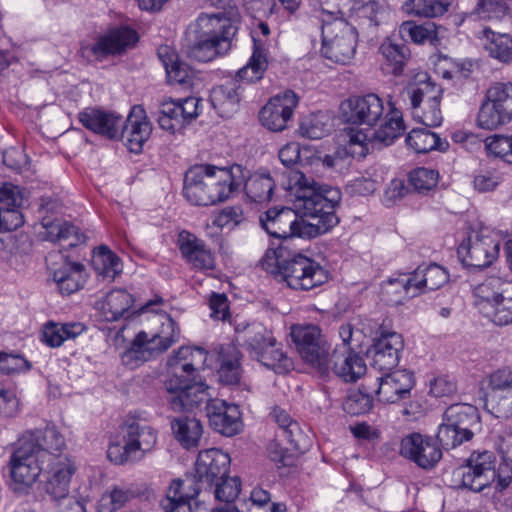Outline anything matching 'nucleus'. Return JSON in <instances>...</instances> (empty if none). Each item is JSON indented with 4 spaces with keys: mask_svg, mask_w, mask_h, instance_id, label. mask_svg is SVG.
<instances>
[{
    "mask_svg": "<svg viewBox=\"0 0 512 512\" xmlns=\"http://www.w3.org/2000/svg\"><path fill=\"white\" fill-rule=\"evenodd\" d=\"M487 393H509L512 392V369L504 367L487 376Z\"/></svg>",
    "mask_w": 512,
    "mask_h": 512,
    "instance_id": "680f3d73",
    "label": "nucleus"
},
{
    "mask_svg": "<svg viewBox=\"0 0 512 512\" xmlns=\"http://www.w3.org/2000/svg\"><path fill=\"white\" fill-rule=\"evenodd\" d=\"M241 353L235 345H223L218 355V375L225 385H238L241 380Z\"/></svg>",
    "mask_w": 512,
    "mask_h": 512,
    "instance_id": "f704fd0d",
    "label": "nucleus"
},
{
    "mask_svg": "<svg viewBox=\"0 0 512 512\" xmlns=\"http://www.w3.org/2000/svg\"><path fill=\"white\" fill-rule=\"evenodd\" d=\"M500 239L487 229L470 234L457 249V255L466 267L483 269L490 266L499 255Z\"/></svg>",
    "mask_w": 512,
    "mask_h": 512,
    "instance_id": "9b49d317",
    "label": "nucleus"
},
{
    "mask_svg": "<svg viewBox=\"0 0 512 512\" xmlns=\"http://www.w3.org/2000/svg\"><path fill=\"white\" fill-rule=\"evenodd\" d=\"M508 13V6L504 0H478L476 7L471 12L480 19H502Z\"/></svg>",
    "mask_w": 512,
    "mask_h": 512,
    "instance_id": "13d9d810",
    "label": "nucleus"
},
{
    "mask_svg": "<svg viewBox=\"0 0 512 512\" xmlns=\"http://www.w3.org/2000/svg\"><path fill=\"white\" fill-rule=\"evenodd\" d=\"M299 98L292 90L272 97L259 113L260 121L267 129L280 132L287 128Z\"/></svg>",
    "mask_w": 512,
    "mask_h": 512,
    "instance_id": "5701e85b",
    "label": "nucleus"
},
{
    "mask_svg": "<svg viewBox=\"0 0 512 512\" xmlns=\"http://www.w3.org/2000/svg\"><path fill=\"white\" fill-rule=\"evenodd\" d=\"M271 417L280 428L279 437L284 438L296 451L305 449V436L297 421L293 420L289 413L284 409L276 406L271 412Z\"/></svg>",
    "mask_w": 512,
    "mask_h": 512,
    "instance_id": "58836bf2",
    "label": "nucleus"
},
{
    "mask_svg": "<svg viewBox=\"0 0 512 512\" xmlns=\"http://www.w3.org/2000/svg\"><path fill=\"white\" fill-rule=\"evenodd\" d=\"M322 118L319 114H311L302 119L299 125V134L308 139L323 138L329 129Z\"/></svg>",
    "mask_w": 512,
    "mask_h": 512,
    "instance_id": "0e129e2a",
    "label": "nucleus"
},
{
    "mask_svg": "<svg viewBox=\"0 0 512 512\" xmlns=\"http://www.w3.org/2000/svg\"><path fill=\"white\" fill-rule=\"evenodd\" d=\"M485 406L490 408L491 413L497 418L508 419L512 417V392L509 393H486Z\"/></svg>",
    "mask_w": 512,
    "mask_h": 512,
    "instance_id": "bf43d9fd",
    "label": "nucleus"
},
{
    "mask_svg": "<svg viewBox=\"0 0 512 512\" xmlns=\"http://www.w3.org/2000/svg\"><path fill=\"white\" fill-rule=\"evenodd\" d=\"M454 475L460 480L461 488L473 492H481L492 485L487 474L479 471L468 459L454 471Z\"/></svg>",
    "mask_w": 512,
    "mask_h": 512,
    "instance_id": "de8ad7c7",
    "label": "nucleus"
},
{
    "mask_svg": "<svg viewBox=\"0 0 512 512\" xmlns=\"http://www.w3.org/2000/svg\"><path fill=\"white\" fill-rule=\"evenodd\" d=\"M33 447V453L37 454L43 463L56 462L62 459H71L62 452L66 449L64 436L55 426H46L43 430L31 433L29 440L23 442Z\"/></svg>",
    "mask_w": 512,
    "mask_h": 512,
    "instance_id": "393cba45",
    "label": "nucleus"
},
{
    "mask_svg": "<svg viewBox=\"0 0 512 512\" xmlns=\"http://www.w3.org/2000/svg\"><path fill=\"white\" fill-rule=\"evenodd\" d=\"M372 386L380 402L394 404L410 397L415 386V377L406 369L383 372Z\"/></svg>",
    "mask_w": 512,
    "mask_h": 512,
    "instance_id": "aec40b11",
    "label": "nucleus"
},
{
    "mask_svg": "<svg viewBox=\"0 0 512 512\" xmlns=\"http://www.w3.org/2000/svg\"><path fill=\"white\" fill-rule=\"evenodd\" d=\"M408 94L411 108H419L422 104L441 101L443 89L440 85L433 82L431 78H427L425 81H420L415 87L410 88Z\"/></svg>",
    "mask_w": 512,
    "mask_h": 512,
    "instance_id": "5fc2aeb1",
    "label": "nucleus"
},
{
    "mask_svg": "<svg viewBox=\"0 0 512 512\" xmlns=\"http://www.w3.org/2000/svg\"><path fill=\"white\" fill-rule=\"evenodd\" d=\"M421 266L427 291L437 290L448 282L449 273L443 266L436 263Z\"/></svg>",
    "mask_w": 512,
    "mask_h": 512,
    "instance_id": "774afa93",
    "label": "nucleus"
},
{
    "mask_svg": "<svg viewBox=\"0 0 512 512\" xmlns=\"http://www.w3.org/2000/svg\"><path fill=\"white\" fill-rule=\"evenodd\" d=\"M84 331L81 323H47L42 332V340L50 347H59L65 340L74 339Z\"/></svg>",
    "mask_w": 512,
    "mask_h": 512,
    "instance_id": "37998d69",
    "label": "nucleus"
},
{
    "mask_svg": "<svg viewBox=\"0 0 512 512\" xmlns=\"http://www.w3.org/2000/svg\"><path fill=\"white\" fill-rule=\"evenodd\" d=\"M45 464L33 453L31 445L21 443L10 457L11 478L15 483L31 486L42 474L43 469H47Z\"/></svg>",
    "mask_w": 512,
    "mask_h": 512,
    "instance_id": "a878e982",
    "label": "nucleus"
},
{
    "mask_svg": "<svg viewBox=\"0 0 512 512\" xmlns=\"http://www.w3.org/2000/svg\"><path fill=\"white\" fill-rule=\"evenodd\" d=\"M281 282L294 290L309 291L325 284L328 271L316 260L303 254H295L286 260Z\"/></svg>",
    "mask_w": 512,
    "mask_h": 512,
    "instance_id": "f8f14e48",
    "label": "nucleus"
},
{
    "mask_svg": "<svg viewBox=\"0 0 512 512\" xmlns=\"http://www.w3.org/2000/svg\"><path fill=\"white\" fill-rule=\"evenodd\" d=\"M206 360L205 349L191 346H182L169 357L163 380L167 404L175 412L192 411L206 404L211 428L224 436H234L242 428L239 406L211 398L210 387L198 373Z\"/></svg>",
    "mask_w": 512,
    "mask_h": 512,
    "instance_id": "f257e3e1",
    "label": "nucleus"
},
{
    "mask_svg": "<svg viewBox=\"0 0 512 512\" xmlns=\"http://www.w3.org/2000/svg\"><path fill=\"white\" fill-rule=\"evenodd\" d=\"M454 475L460 480L461 488L473 492H481L492 485L487 474L479 471L468 459L454 471Z\"/></svg>",
    "mask_w": 512,
    "mask_h": 512,
    "instance_id": "49530a36",
    "label": "nucleus"
},
{
    "mask_svg": "<svg viewBox=\"0 0 512 512\" xmlns=\"http://www.w3.org/2000/svg\"><path fill=\"white\" fill-rule=\"evenodd\" d=\"M422 266L419 265L412 273L404 275L399 279H390V284H396L402 287L407 298H414L427 292L424 283Z\"/></svg>",
    "mask_w": 512,
    "mask_h": 512,
    "instance_id": "6e6d98bb",
    "label": "nucleus"
},
{
    "mask_svg": "<svg viewBox=\"0 0 512 512\" xmlns=\"http://www.w3.org/2000/svg\"><path fill=\"white\" fill-rule=\"evenodd\" d=\"M438 179V171L426 167H418L409 173V183L419 194H427L436 188Z\"/></svg>",
    "mask_w": 512,
    "mask_h": 512,
    "instance_id": "4d7b16f0",
    "label": "nucleus"
},
{
    "mask_svg": "<svg viewBox=\"0 0 512 512\" xmlns=\"http://www.w3.org/2000/svg\"><path fill=\"white\" fill-rule=\"evenodd\" d=\"M176 244L182 258L192 269L208 271L216 268L214 254L195 234L182 230L178 234Z\"/></svg>",
    "mask_w": 512,
    "mask_h": 512,
    "instance_id": "cd10ccee",
    "label": "nucleus"
},
{
    "mask_svg": "<svg viewBox=\"0 0 512 512\" xmlns=\"http://www.w3.org/2000/svg\"><path fill=\"white\" fill-rule=\"evenodd\" d=\"M261 227L274 239L282 243L293 237L306 238L302 234L303 221L295 210L289 207H273L259 218Z\"/></svg>",
    "mask_w": 512,
    "mask_h": 512,
    "instance_id": "a211bd4d",
    "label": "nucleus"
},
{
    "mask_svg": "<svg viewBox=\"0 0 512 512\" xmlns=\"http://www.w3.org/2000/svg\"><path fill=\"white\" fill-rule=\"evenodd\" d=\"M400 454L423 469L433 468L442 458V450L437 443L419 433H412L401 440Z\"/></svg>",
    "mask_w": 512,
    "mask_h": 512,
    "instance_id": "b1692460",
    "label": "nucleus"
},
{
    "mask_svg": "<svg viewBox=\"0 0 512 512\" xmlns=\"http://www.w3.org/2000/svg\"><path fill=\"white\" fill-rule=\"evenodd\" d=\"M400 32L407 34L416 44L429 43L436 46L439 42L437 26L433 22L416 24L413 21H405L400 26Z\"/></svg>",
    "mask_w": 512,
    "mask_h": 512,
    "instance_id": "864d4df0",
    "label": "nucleus"
},
{
    "mask_svg": "<svg viewBox=\"0 0 512 512\" xmlns=\"http://www.w3.org/2000/svg\"><path fill=\"white\" fill-rule=\"evenodd\" d=\"M483 33L486 38L484 47L491 57L504 63L512 61V37L509 34L495 33L487 28Z\"/></svg>",
    "mask_w": 512,
    "mask_h": 512,
    "instance_id": "a18cd8bd",
    "label": "nucleus"
},
{
    "mask_svg": "<svg viewBox=\"0 0 512 512\" xmlns=\"http://www.w3.org/2000/svg\"><path fill=\"white\" fill-rule=\"evenodd\" d=\"M403 349L402 335L396 332H386L374 339L367 355L372 368L383 373L392 371L398 366Z\"/></svg>",
    "mask_w": 512,
    "mask_h": 512,
    "instance_id": "4be33fe9",
    "label": "nucleus"
},
{
    "mask_svg": "<svg viewBox=\"0 0 512 512\" xmlns=\"http://www.w3.org/2000/svg\"><path fill=\"white\" fill-rule=\"evenodd\" d=\"M482 473L487 474V479L494 484L496 491L502 492L512 482V469L505 463L496 469L497 458L494 452L483 450L473 451L467 458Z\"/></svg>",
    "mask_w": 512,
    "mask_h": 512,
    "instance_id": "2f4dec72",
    "label": "nucleus"
},
{
    "mask_svg": "<svg viewBox=\"0 0 512 512\" xmlns=\"http://www.w3.org/2000/svg\"><path fill=\"white\" fill-rule=\"evenodd\" d=\"M235 341L265 367L277 373L288 370V357L277 343L272 331L263 324L238 323L235 326Z\"/></svg>",
    "mask_w": 512,
    "mask_h": 512,
    "instance_id": "423d86ee",
    "label": "nucleus"
},
{
    "mask_svg": "<svg viewBox=\"0 0 512 512\" xmlns=\"http://www.w3.org/2000/svg\"><path fill=\"white\" fill-rule=\"evenodd\" d=\"M78 120L86 129L110 140L118 139L123 124L121 115L95 107L79 112Z\"/></svg>",
    "mask_w": 512,
    "mask_h": 512,
    "instance_id": "c756f323",
    "label": "nucleus"
},
{
    "mask_svg": "<svg viewBox=\"0 0 512 512\" xmlns=\"http://www.w3.org/2000/svg\"><path fill=\"white\" fill-rule=\"evenodd\" d=\"M406 144L416 153H428L432 150L443 151L448 147L447 141H442L438 134L426 128H414L407 137Z\"/></svg>",
    "mask_w": 512,
    "mask_h": 512,
    "instance_id": "79ce46f5",
    "label": "nucleus"
},
{
    "mask_svg": "<svg viewBox=\"0 0 512 512\" xmlns=\"http://www.w3.org/2000/svg\"><path fill=\"white\" fill-rule=\"evenodd\" d=\"M157 440L154 427L129 415L119 426L116 439L109 444L107 457L116 465L139 463L154 451Z\"/></svg>",
    "mask_w": 512,
    "mask_h": 512,
    "instance_id": "39448f33",
    "label": "nucleus"
},
{
    "mask_svg": "<svg viewBox=\"0 0 512 512\" xmlns=\"http://www.w3.org/2000/svg\"><path fill=\"white\" fill-rule=\"evenodd\" d=\"M344 122L353 125H378L385 114L384 100L375 93L355 95L344 100L340 105Z\"/></svg>",
    "mask_w": 512,
    "mask_h": 512,
    "instance_id": "2eb2a0df",
    "label": "nucleus"
},
{
    "mask_svg": "<svg viewBox=\"0 0 512 512\" xmlns=\"http://www.w3.org/2000/svg\"><path fill=\"white\" fill-rule=\"evenodd\" d=\"M137 32L128 27L120 26L110 29L98 37L95 43L81 46V55L89 61H103L110 55H120L138 42Z\"/></svg>",
    "mask_w": 512,
    "mask_h": 512,
    "instance_id": "4468645a",
    "label": "nucleus"
},
{
    "mask_svg": "<svg viewBox=\"0 0 512 512\" xmlns=\"http://www.w3.org/2000/svg\"><path fill=\"white\" fill-rule=\"evenodd\" d=\"M189 488L192 491L186 492L184 481L180 479L173 480L168 489L167 496L161 501L164 512H208L205 507L198 503L195 510H193L190 501L199 494L200 488L196 483H192Z\"/></svg>",
    "mask_w": 512,
    "mask_h": 512,
    "instance_id": "72a5a7b5",
    "label": "nucleus"
},
{
    "mask_svg": "<svg viewBox=\"0 0 512 512\" xmlns=\"http://www.w3.org/2000/svg\"><path fill=\"white\" fill-rule=\"evenodd\" d=\"M249 171L245 169V181L242 186L246 196L251 202L264 203L271 200L275 181L268 173H255L247 176Z\"/></svg>",
    "mask_w": 512,
    "mask_h": 512,
    "instance_id": "ea45409f",
    "label": "nucleus"
},
{
    "mask_svg": "<svg viewBox=\"0 0 512 512\" xmlns=\"http://www.w3.org/2000/svg\"><path fill=\"white\" fill-rule=\"evenodd\" d=\"M487 150L503 162L512 164V137L494 135L486 140Z\"/></svg>",
    "mask_w": 512,
    "mask_h": 512,
    "instance_id": "e2e57ef3",
    "label": "nucleus"
},
{
    "mask_svg": "<svg viewBox=\"0 0 512 512\" xmlns=\"http://www.w3.org/2000/svg\"><path fill=\"white\" fill-rule=\"evenodd\" d=\"M250 499L255 512H286L287 510L283 503H271V494L261 487H255L252 490Z\"/></svg>",
    "mask_w": 512,
    "mask_h": 512,
    "instance_id": "69168bd1",
    "label": "nucleus"
},
{
    "mask_svg": "<svg viewBox=\"0 0 512 512\" xmlns=\"http://www.w3.org/2000/svg\"><path fill=\"white\" fill-rule=\"evenodd\" d=\"M157 122L166 131L174 134L185 128L184 116L176 100L169 99L160 103Z\"/></svg>",
    "mask_w": 512,
    "mask_h": 512,
    "instance_id": "8fccbe9b",
    "label": "nucleus"
},
{
    "mask_svg": "<svg viewBox=\"0 0 512 512\" xmlns=\"http://www.w3.org/2000/svg\"><path fill=\"white\" fill-rule=\"evenodd\" d=\"M290 334L303 361L317 371L330 350V345L323 337L321 329L313 324L293 325Z\"/></svg>",
    "mask_w": 512,
    "mask_h": 512,
    "instance_id": "dca6fc26",
    "label": "nucleus"
},
{
    "mask_svg": "<svg viewBox=\"0 0 512 512\" xmlns=\"http://www.w3.org/2000/svg\"><path fill=\"white\" fill-rule=\"evenodd\" d=\"M92 265L99 275L113 280L122 271L120 258L107 246H99L94 252Z\"/></svg>",
    "mask_w": 512,
    "mask_h": 512,
    "instance_id": "09e8293b",
    "label": "nucleus"
},
{
    "mask_svg": "<svg viewBox=\"0 0 512 512\" xmlns=\"http://www.w3.org/2000/svg\"><path fill=\"white\" fill-rule=\"evenodd\" d=\"M215 498L219 501L230 503L235 500L240 493L241 482L238 477H223L214 483Z\"/></svg>",
    "mask_w": 512,
    "mask_h": 512,
    "instance_id": "338daca9",
    "label": "nucleus"
},
{
    "mask_svg": "<svg viewBox=\"0 0 512 512\" xmlns=\"http://www.w3.org/2000/svg\"><path fill=\"white\" fill-rule=\"evenodd\" d=\"M379 52L385 59L382 63V70L394 76L402 75L404 67L410 58V50L404 43H396L390 39L384 41Z\"/></svg>",
    "mask_w": 512,
    "mask_h": 512,
    "instance_id": "4c0bfd02",
    "label": "nucleus"
},
{
    "mask_svg": "<svg viewBox=\"0 0 512 512\" xmlns=\"http://www.w3.org/2000/svg\"><path fill=\"white\" fill-rule=\"evenodd\" d=\"M373 386L363 384L359 389L352 390L343 403V409L350 415H363L373 408Z\"/></svg>",
    "mask_w": 512,
    "mask_h": 512,
    "instance_id": "603ef678",
    "label": "nucleus"
},
{
    "mask_svg": "<svg viewBox=\"0 0 512 512\" xmlns=\"http://www.w3.org/2000/svg\"><path fill=\"white\" fill-rule=\"evenodd\" d=\"M171 429L175 439L186 449L198 446L203 433L200 420L186 415L173 418Z\"/></svg>",
    "mask_w": 512,
    "mask_h": 512,
    "instance_id": "e433bc0d",
    "label": "nucleus"
},
{
    "mask_svg": "<svg viewBox=\"0 0 512 512\" xmlns=\"http://www.w3.org/2000/svg\"><path fill=\"white\" fill-rule=\"evenodd\" d=\"M48 268L52 270L53 280L62 295H71L83 288L87 280L85 266L80 262H71L61 252L50 253L46 257Z\"/></svg>",
    "mask_w": 512,
    "mask_h": 512,
    "instance_id": "6ab92c4d",
    "label": "nucleus"
},
{
    "mask_svg": "<svg viewBox=\"0 0 512 512\" xmlns=\"http://www.w3.org/2000/svg\"><path fill=\"white\" fill-rule=\"evenodd\" d=\"M366 370L364 358L349 346L341 345L331 353L328 351L317 372L322 377L334 374L346 383H354L366 373Z\"/></svg>",
    "mask_w": 512,
    "mask_h": 512,
    "instance_id": "ddd939ff",
    "label": "nucleus"
},
{
    "mask_svg": "<svg viewBox=\"0 0 512 512\" xmlns=\"http://www.w3.org/2000/svg\"><path fill=\"white\" fill-rule=\"evenodd\" d=\"M42 226L45 229V238L51 242L68 241L70 248L76 247L86 241V237L79 229L64 220L54 219L48 220L43 218Z\"/></svg>",
    "mask_w": 512,
    "mask_h": 512,
    "instance_id": "c9c22d12",
    "label": "nucleus"
},
{
    "mask_svg": "<svg viewBox=\"0 0 512 512\" xmlns=\"http://www.w3.org/2000/svg\"><path fill=\"white\" fill-rule=\"evenodd\" d=\"M378 124V128L374 129L371 135L362 132L351 133L350 142L362 146L367 145V143L390 146L405 131L402 112L391 101L388 102V112L384 114Z\"/></svg>",
    "mask_w": 512,
    "mask_h": 512,
    "instance_id": "412c9836",
    "label": "nucleus"
},
{
    "mask_svg": "<svg viewBox=\"0 0 512 512\" xmlns=\"http://www.w3.org/2000/svg\"><path fill=\"white\" fill-rule=\"evenodd\" d=\"M441 101H432L431 103L422 104L419 108H412L413 116L426 127H437L443 121L440 109Z\"/></svg>",
    "mask_w": 512,
    "mask_h": 512,
    "instance_id": "052dcab7",
    "label": "nucleus"
},
{
    "mask_svg": "<svg viewBox=\"0 0 512 512\" xmlns=\"http://www.w3.org/2000/svg\"><path fill=\"white\" fill-rule=\"evenodd\" d=\"M297 212L303 221L302 234L307 239L329 232L339 223L336 207L341 201V191L329 185L319 184L302 172L296 174Z\"/></svg>",
    "mask_w": 512,
    "mask_h": 512,
    "instance_id": "f03ea898",
    "label": "nucleus"
},
{
    "mask_svg": "<svg viewBox=\"0 0 512 512\" xmlns=\"http://www.w3.org/2000/svg\"><path fill=\"white\" fill-rule=\"evenodd\" d=\"M207 176L211 206L228 200L242 189L245 181V168L239 164L229 167L212 165V170L207 171Z\"/></svg>",
    "mask_w": 512,
    "mask_h": 512,
    "instance_id": "f3484780",
    "label": "nucleus"
},
{
    "mask_svg": "<svg viewBox=\"0 0 512 512\" xmlns=\"http://www.w3.org/2000/svg\"><path fill=\"white\" fill-rule=\"evenodd\" d=\"M512 120V83H493L477 115V124L483 129H496Z\"/></svg>",
    "mask_w": 512,
    "mask_h": 512,
    "instance_id": "9d476101",
    "label": "nucleus"
},
{
    "mask_svg": "<svg viewBox=\"0 0 512 512\" xmlns=\"http://www.w3.org/2000/svg\"><path fill=\"white\" fill-rule=\"evenodd\" d=\"M323 56L335 63L347 64L354 57L358 43L356 28L343 18L323 20L321 27Z\"/></svg>",
    "mask_w": 512,
    "mask_h": 512,
    "instance_id": "1a4fd4ad",
    "label": "nucleus"
},
{
    "mask_svg": "<svg viewBox=\"0 0 512 512\" xmlns=\"http://www.w3.org/2000/svg\"><path fill=\"white\" fill-rule=\"evenodd\" d=\"M454 0H406L404 11L420 18H436L444 15Z\"/></svg>",
    "mask_w": 512,
    "mask_h": 512,
    "instance_id": "c03bdc74",
    "label": "nucleus"
},
{
    "mask_svg": "<svg viewBox=\"0 0 512 512\" xmlns=\"http://www.w3.org/2000/svg\"><path fill=\"white\" fill-rule=\"evenodd\" d=\"M42 489L52 502L69 494L71 478L77 470L72 459H62L45 464Z\"/></svg>",
    "mask_w": 512,
    "mask_h": 512,
    "instance_id": "bb28decb",
    "label": "nucleus"
},
{
    "mask_svg": "<svg viewBox=\"0 0 512 512\" xmlns=\"http://www.w3.org/2000/svg\"><path fill=\"white\" fill-rule=\"evenodd\" d=\"M212 170V165H195L188 169L184 176L183 196L192 205L210 206L209 184L207 171Z\"/></svg>",
    "mask_w": 512,
    "mask_h": 512,
    "instance_id": "473e14b6",
    "label": "nucleus"
},
{
    "mask_svg": "<svg viewBox=\"0 0 512 512\" xmlns=\"http://www.w3.org/2000/svg\"><path fill=\"white\" fill-rule=\"evenodd\" d=\"M253 53L247 64L235 76L212 88L210 102L218 115L229 118L237 111L241 101L243 83H254L263 78L268 67L263 45L253 37Z\"/></svg>",
    "mask_w": 512,
    "mask_h": 512,
    "instance_id": "20e7f679",
    "label": "nucleus"
},
{
    "mask_svg": "<svg viewBox=\"0 0 512 512\" xmlns=\"http://www.w3.org/2000/svg\"><path fill=\"white\" fill-rule=\"evenodd\" d=\"M289 258V253L282 243L276 245L272 242L261 259V266L278 282H281L284 276V265Z\"/></svg>",
    "mask_w": 512,
    "mask_h": 512,
    "instance_id": "3c124183",
    "label": "nucleus"
},
{
    "mask_svg": "<svg viewBox=\"0 0 512 512\" xmlns=\"http://www.w3.org/2000/svg\"><path fill=\"white\" fill-rule=\"evenodd\" d=\"M230 462L229 454L218 448L200 451L195 463V478L212 486L228 475Z\"/></svg>",
    "mask_w": 512,
    "mask_h": 512,
    "instance_id": "c85d7f7f",
    "label": "nucleus"
},
{
    "mask_svg": "<svg viewBox=\"0 0 512 512\" xmlns=\"http://www.w3.org/2000/svg\"><path fill=\"white\" fill-rule=\"evenodd\" d=\"M479 428L480 415L477 408L457 403L446 409L444 422L439 426L436 438L442 449L450 450L470 441Z\"/></svg>",
    "mask_w": 512,
    "mask_h": 512,
    "instance_id": "6e6552de",
    "label": "nucleus"
},
{
    "mask_svg": "<svg viewBox=\"0 0 512 512\" xmlns=\"http://www.w3.org/2000/svg\"><path fill=\"white\" fill-rule=\"evenodd\" d=\"M151 132L152 126L143 107L140 105L133 106L126 121H123L120 131V136L125 141L128 150L133 153H140Z\"/></svg>",
    "mask_w": 512,
    "mask_h": 512,
    "instance_id": "7c9ffc66",
    "label": "nucleus"
},
{
    "mask_svg": "<svg viewBox=\"0 0 512 512\" xmlns=\"http://www.w3.org/2000/svg\"><path fill=\"white\" fill-rule=\"evenodd\" d=\"M133 296L124 289L110 291L102 303V313L107 321H117L124 317L133 306Z\"/></svg>",
    "mask_w": 512,
    "mask_h": 512,
    "instance_id": "a19ab883",
    "label": "nucleus"
},
{
    "mask_svg": "<svg viewBox=\"0 0 512 512\" xmlns=\"http://www.w3.org/2000/svg\"><path fill=\"white\" fill-rule=\"evenodd\" d=\"M235 30L222 13H202L189 31V36L193 38L187 47V56L198 62L213 61L228 51Z\"/></svg>",
    "mask_w": 512,
    "mask_h": 512,
    "instance_id": "7ed1b4c3",
    "label": "nucleus"
},
{
    "mask_svg": "<svg viewBox=\"0 0 512 512\" xmlns=\"http://www.w3.org/2000/svg\"><path fill=\"white\" fill-rule=\"evenodd\" d=\"M180 329L175 320L167 315L157 333L138 332L120 355L121 363L128 369L134 370L145 362L167 351L177 340Z\"/></svg>",
    "mask_w": 512,
    "mask_h": 512,
    "instance_id": "0eeeda50",
    "label": "nucleus"
}]
</instances>
